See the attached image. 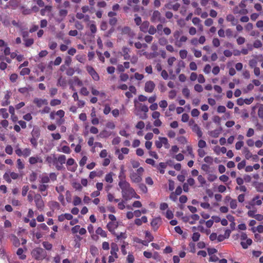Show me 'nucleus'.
Segmentation results:
<instances>
[{
	"mask_svg": "<svg viewBox=\"0 0 263 263\" xmlns=\"http://www.w3.org/2000/svg\"><path fill=\"white\" fill-rule=\"evenodd\" d=\"M242 153L244 154L246 159L249 160L251 158H252V154L250 152V150L247 147H245L243 149Z\"/></svg>",
	"mask_w": 263,
	"mask_h": 263,
	"instance_id": "obj_29",
	"label": "nucleus"
},
{
	"mask_svg": "<svg viewBox=\"0 0 263 263\" xmlns=\"http://www.w3.org/2000/svg\"><path fill=\"white\" fill-rule=\"evenodd\" d=\"M156 168L159 171L161 174H163L165 172L164 169L166 167V164L164 162H160L158 165L156 166Z\"/></svg>",
	"mask_w": 263,
	"mask_h": 263,
	"instance_id": "obj_28",
	"label": "nucleus"
},
{
	"mask_svg": "<svg viewBox=\"0 0 263 263\" xmlns=\"http://www.w3.org/2000/svg\"><path fill=\"white\" fill-rule=\"evenodd\" d=\"M34 201L38 210L42 211L44 207V203L40 194L36 195L34 197Z\"/></svg>",
	"mask_w": 263,
	"mask_h": 263,
	"instance_id": "obj_9",
	"label": "nucleus"
},
{
	"mask_svg": "<svg viewBox=\"0 0 263 263\" xmlns=\"http://www.w3.org/2000/svg\"><path fill=\"white\" fill-rule=\"evenodd\" d=\"M145 237L147 239V242L152 241L154 240V237L153 235L149 232L148 231H146L145 233Z\"/></svg>",
	"mask_w": 263,
	"mask_h": 263,
	"instance_id": "obj_56",
	"label": "nucleus"
},
{
	"mask_svg": "<svg viewBox=\"0 0 263 263\" xmlns=\"http://www.w3.org/2000/svg\"><path fill=\"white\" fill-rule=\"evenodd\" d=\"M82 202L81 199L78 196H74L73 200V204L75 206L80 204Z\"/></svg>",
	"mask_w": 263,
	"mask_h": 263,
	"instance_id": "obj_45",
	"label": "nucleus"
},
{
	"mask_svg": "<svg viewBox=\"0 0 263 263\" xmlns=\"http://www.w3.org/2000/svg\"><path fill=\"white\" fill-rule=\"evenodd\" d=\"M58 85L63 87H65L66 85V80L62 77H60L58 79Z\"/></svg>",
	"mask_w": 263,
	"mask_h": 263,
	"instance_id": "obj_38",
	"label": "nucleus"
},
{
	"mask_svg": "<svg viewBox=\"0 0 263 263\" xmlns=\"http://www.w3.org/2000/svg\"><path fill=\"white\" fill-rule=\"evenodd\" d=\"M28 162L31 165H34L38 163L42 164L43 163V159L41 157L35 155L30 157L29 158Z\"/></svg>",
	"mask_w": 263,
	"mask_h": 263,
	"instance_id": "obj_11",
	"label": "nucleus"
},
{
	"mask_svg": "<svg viewBox=\"0 0 263 263\" xmlns=\"http://www.w3.org/2000/svg\"><path fill=\"white\" fill-rule=\"evenodd\" d=\"M33 102L39 107H41L43 105H47L48 104V101L46 99H42L39 98H35L33 100Z\"/></svg>",
	"mask_w": 263,
	"mask_h": 263,
	"instance_id": "obj_18",
	"label": "nucleus"
},
{
	"mask_svg": "<svg viewBox=\"0 0 263 263\" xmlns=\"http://www.w3.org/2000/svg\"><path fill=\"white\" fill-rule=\"evenodd\" d=\"M43 246L47 250H51L52 248V245L48 241H44L42 243Z\"/></svg>",
	"mask_w": 263,
	"mask_h": 263,
	"instance_id": "obj_39",
	"label": "nucleus"
},
{
	"mask_svg": "<svg viewBox=\"0 0 263 263\" xmlns=\"http://www.w3.org/2000/svg\"><path fill=\"white\" fill-rule=\"evenodd\" d=\"M31 255L35 260H43L47 256V253L43 248L36 247L32 250Z\"/></svg>",
	"mask_w": 263,
	"mask_h": 263,
	"instance_id": "obj_2",
	"label": "nucleus"
},
{
	"mask_svg": "<svg viewBox=\"0 0 263 263\" xmlns=\"http://www.w3.org/2000/svg\"><path fill=\"white\" fill-rule=\"evenodd\" d=\"M230 206L231 209L235 210L237 207V202L236 199H233L230 202Z\"/></svg>",
	"mask_w": 263,
	"mask_h": 263,
	"instance_id": "obj_46",
	"label": "nucleus"
},
{
	"mask_svg": "<svg viewBox=\"0 0 263 263\" xmlns=\"http://www.w3.org/2000/svg\"><path fill=\"white\" fill-rule=\"evenodd\" d=\"M186 148L188 155H190L191 158H194L195 155L193 151L192 147L191 145H187L186 146Z\"/></svg>",
	"mask_w": 263,
	"mask_h": 263,
	"instance_id": "obj_40",
	"label": "nucleus"
},
{
	"mask_svg": "<svg viewBox=\"0 0 263 263\" xmlns=\"http://www.w3.org/2000/svg\"><path fill=\"white\" fill-rule=\"evenodd\" d=\"M252 243V240L251 239H247L246 240V242H244V241H241L240 244L242 246V247L246 249H247L248 246H250Z\"/></svg>",
	"mask_w": 263,
	"mask_h": 263,
	"instance_id": "obj_32",
	"label": "nucleus"
},
{
	"mask_svg": "<svg viewBox=\"0 0 263 263\" xmlns=\"http://www.w3.org/2000/svg\"><path fill=\"white\" fill-rule=\"evenodd\" d=\"M151 21L153 23L157 22L165 23L166 20L164 17L162 16L161 13L158 10H155L151 15Z\"/></svg>",
	"mask_w": 263,
	"mask_h": 263,
	"instance_id": "obj_5",
	"label": "nucleus"
},
{
	"mask_svg": "<svg viewBox=\"0 0 263 263\" xmlns=\"http://www.w3.org/2000/svg\"><path fill=\"white\" fill-rule=\"evenodd\" d=\"M16 162H17L16 166H17V168L19 170H23L24 168L25 165H24V163L22 161L21 159H18L17 160Z\"/></svg>",
	"mask_w": 263,
	"mask_h": 263,
	"instance_id": "obj_41",
	"label": "nucleus"
},
{
	"mask_svg": "<svg viewBox=\"0 0 263 263\" xmlns=\"http://www.w3.org/2000/svg\"><path fill=\"white\" fill-rule=\"evenodd\" d=\"M15 153L18 157L27 158L31 155V150L29 148H25L23 149H22L19 147L18 145H17L15 146Z\"/></svg>",
	"mask_w": 263,
	"mask_h": 263,
	"instance_id": "obj_6",
	"label": "nucleus"
},
{
	"mask_svg": "<svg viewBox=\"0 0 263 263\" xmlns=\"http://www.w3.org/2000/svg\"><path fill=\"white\" fill-rule=\"evenodd\" d=\"M97 234L100 235L102 237H105L107 236L106 232L104 231L101 227H99L96 231Z\"/></svg>",
	"mask_w": 263,
	"mask_h": 263,
	"instance_id": "obj_34",
	"label": "nucleus"
},
{
	"mask_svg": "<svg viewBox=\"0 0 263 263\" xmlns=\"http://www.w3.org/2000/svg\"><path fill=\"white\" fill-rule=\"evenodd\" d=\"M135 106L136 109L144 112V114L143 116H140V118L142 119H145L147 118L146 112L148 111V108L146 105H143L142 104H137L136 101L135 100Z\"/></svg>",
	"mask_w": 263,
	"mask_h": 263,
	"instance_id": "obj_8",
	"label": "nucleus"
},
{
	"mask_svg": "<svg viewBox=\"0 0 263 263\" xmlns=\"http://www.w3.org/2000/svg\"><path fill=\"white\" fill-rule=\"evenodd\" d=\"M187 40V38L186 36L182 35L180 37V39H178L177 41H175L174 44L177 47L180 48L182 47L183 43H185Z\"/></svg>",
	"mask_w": 263,
	"mask_h": 263,
	"instance_id": "obj_15",
	"label": "nucleus"
},
{
	"mask_svg": "<svg viewBox=\"0 0 263 263\" xmlns=\"http://www.w3.org/2000/svg\"><path fill=\"white\" fill-rule=\"evenodd\" d=\"M22 12L24 15L30 14L31 13V10L30 9L26 8V7L23 6L21 7Z\"/></svg>",
	"mask_w": 263,
	"mask_h": 263,
	"instance_id": "obj_42",
	"label": "nucleus"
},
{
	"mask_svg": "<svg viewBox=\"0 0 263 263\" xmlns=\"http://www.w3.org/2000/svg\"><path fill=\"white\" fill-rule=\"evenodd\" d=\"M76 17L79 20L83 19L85 22H88L90 17L88 15H85L83 13L78 12L76 14Z\"/></svg>",
	"mask_w": 263,
	"mask_h": 263,
	"instance_id": "obj_22",
	"label": "nucleus"
},
{
	"mask_svg": "<svg viewBox=\"0 0 263 263\" xmlns=\"http://www.w3.org/2000/svg\"><path fill=\"white\" fill-rule=\"evenodd\" d=\"M61 152L65 153V154H70L71 152V150L69 146L66 145H64L62 147Z\"/></svg>",
	"mask_w": 263,
	"mask_h": 263,
	"instance_id": "obj_52",
	"label": "nucleus"
},
{
	"mask_svg": "<svg viewBox=\"0 0 263 263\" xmlns=\"http://www.w3.org/2000/svg\"><path fill=\"white\" fill-rule=\"evenodd\" d=\"M130 163L133 168H138L139 167H140V163L139 162V161L135 160H131Z\"/></svg>",
	"mask_w": 263,
	"mask_h": 263,
	"instance_id": "obj_59",
	"label": "nucleus"
},
{
	"mask_svg": "<svg viewBox=\"0 0 263 263\" xmlns=\"http://www.w3.org/2000/svg\"><path fill=\"white\" fill-rule=\"evenodd\" d=\"M24 41H25V45L27 47H30L34 43V40L33 39H24Z\"/></svg>",
	"mask_w": 263,
	"mask_h": 263,
	"instance_id": "obj_44",
	"label": "nucleus"
},
{
	"mask_svg": "<svg viewBox=\"0 0 263 263\" xmlns=\"http://www.w3.org/2000/svg\"><path fill=\"white\" fill-rule=\"evenodd\" d=\"M125 170L124 165H122L120 167V173L119 175V179L120 180L119 182H124L126 181V175H125Z\"/></svg>",
	"mask_w": 263,
	"mask_h": 263,
	"instance_id": "obj_17",
	"label": "nucleus"
},
{
	"mask_svg": "<svg viewBox=\"0 0 263 263\" xmlns=\"http://www.w3.org/2000/svg\"><path fill=\"white\" fill-rule=\"evenodd\" d=\"M46 161L50 165L53 163L55 164L57 161V158L55 157V155L48 156L46 158Z\"/></svg>",
	"mask_w": 263,
	"mask_h": 263,
	"instance_id": "obj_24",
	"label": "nucleus"
},
{
	"mask_svg": "<svg viewBox=\"0 0 263 263\" xmlns=\"http://www.w3.org/2000/svg\"><path fill=\"white\" fill-rule=\"evenodd\" d=\"M258 62L261 63V66H263V55L259 54L256 55L250 61V66H256Z\"/></svg>",
	"mask_w": 263,
	"mask_h": 263,
	"instance_id": "obj_10",
	"label": "nucleus"
},
{
	"mask_svg": "<svg viewBox=\"0 0 263 263\" xmlns=\"http://www.w3.org/2000/svg\"><path fill=\"white\" fill-rule=\"evenodd\" d=\"M127 237L126 232H121L119 234H116V240H120L122 242L124 239Z\"/></svg>",
	"mask_w": 263,
	"mask_h": 263,
	"instance_id": "obj_31",
	"label": "nucleus"
},
{
	"mask_svg": "<svg viewBox=\"0 0 263 263\" xmlns=\"http://www.w3.org/2000/svg\"><path fill=\"white\" fill-rule=\"evenodd\" d=\"M119 186L122 190V195L124 200L131 199L132 195L135 194V190L129 183L127 181L119 182Z\"/></svg>",
	"mask_w": 263,
	"mask_h": 263,
	"instance_id": "obj_1",
	"label": "nucleus"
},
{
	"mask_svg": "<svg viewBox=\"0 0 263 263\" xmlns=\"http://www.w3.org/2000/svg\"><path fill=\"white\" fill-rule=\"evenodd\" d=\"M107 228L112 234H115V226L113 222H109L107 224Z\"/></svg>",
	"mask_w": 263,
	"mask_h": 263,
	"instance_id": "obj_33",
	"label": "nucleus"
},
{
	"mask_svg": "<svg viewBox=\"0 0 263 263\" xmlns=\"http://www.w3.org/2000/svg\"><path fill=\"white\" fill-rule=\"evenodd\" d=\"M147 31L150 34L153 35L156 33L157 29L154 26H150Z\"/></svg>",
	"mask_w": 263,
	"mask_h": 263,
	"instance_id": "obj_60",
	"label": "nucleus"
},
{
	"mask_svg": "<svg viewBox=\"0 0 263 263\" xmlns=\"http://www.w3.org/2000/svg\"><path fill=\"white\" fill-rule=\"evenodd\" d=\"M208 174V175L207 179L210 182H213L215 181L217 178V176L214 174L209 173Z\"/></svg>",
	"mask_w": 263,
	"mask_h": 263,
	"instance_id": "obj_43",
	"label": "nucleus"
},
{
	"mask_svg": "<svg viewBox=\"0 0 263 263\" xmlns=\"http://www.w3.org/2000/svg\"><path fill=\"white\" fill-rule=\"evenodd\" d=\"M87 71L91 75L92 79L95 81H98L99 80V76L96 71L93 68V67H87Z\"/></svg>",
	"mask_w": 263,
	"mask_h": 263,
	"instance_id": "obj_16",
	"label": "nucleus"
},
{
	"mask_svg": "<svg viewBox=\"0 0 263 263\" xmlns=\"http://www.w3.org/2000/svg\"><path fill=\"white\" fill-rule=\"evenodd\" d=\"M226 20L228 22H231L232 25L233 26L237 24V21L235 19L234 16L231 14L227 15Z\"/></svg>",
	"mask_w": 263,
	"mask_h": 263,
	"instance_id": "obj_26",
	"label": "nucleus"
},
{
	"mask_svg": "<svg viewBox=\"0 0 263 263\" xmlns=\"http://www.w3.org/2000/svg\"><path fill=\"white\" fill-rule=\"evenodd\" d=\"M30 69L28 68L25 67L21 70L20 74L22 76H25L29 74L30 73Z\"/></svg>",
	"mask_w": 263,
	"mask_h": 263,
	"instance_id": "obj_58",
	"label": "nucleus"
},
{
	"mask_svg": "<svg viewBox=\"0 0 263 263\" xmlns=\"http://www.w3.org/2000/svg\"><path fill=\"white\" fill-rule=\"evenodd\" d=\"M198 182L200 183L201 186H203L206 183L205 178L202 175H198L197 178Z\"/></svg>",
	"mask_w": 263,
	"mask_h": 263,
	"instance_id": "obj_47",
	"label": "nucleus"
},
{
	"mask_svg": "<svg viewBox=\"0 0 263 263\" xmlns=\"http://www.w3.org/2000/svg\"><path fill=\"white\" fill-rule=\"evenodd\" d=\"M129 49L127 47H123L122 48V52L120 53H119L118 54V57H123V58L124 60H127L129 59L130 58V56L128 54L129 52Z\"/></svg>",
	"mask_w": 263,
	"mask_h": 263,
	"instance_id": "obj_13",
	"label": "nucleus"
},
{
	"mask_svg": "<svg viewBox=\"0 0 263 263\" xmlns=\"http://www.w3.org/2000/svg\"><path fill=\"white\" fill-rule=\"evenodd\" d=\"M182 31L181 30H176L173 33V36L175 39V41H177L178 39H180V35L182 33Z\"/></svg>",
	"mask_w": 263,
	"mask_h": 263,
	"instance_id": "obj_57",
	"label": "nucleus"
},
{
	"mask_svg": "<svg viewBox=\"0 0 263 263\" xmlns=\"http://www.w3.org/2000/svg\"><path fill=\"white\" fill-rule=\"evenodd\" d=\"M255 186L257 192L263 193V183H257Z\"/></svg>",
	"mask_w": 263,
	"mask_h": 263,
	"instance_id": "obj_50",
	"label": "nucleus"
},
{
	"mask_svg": "<svg viewBox=\"0 0 263 263\" xmlns=\"http://www.w3.org/2000/svg\"><path fill=\"white\" fill-rule=\"evenodd\" d=\"M159 44L161 46H164L167 44V40L164 37H161L159 39Z\"/></svg>",
	"mask_w": 263,
	"mask_h": 263,
	"instance_id": "obj_53",
	"label": "nucleus"
},
{
	"mask_svg": "<svg viewBox=\"0 0 263 263\" xmlns=\"http://www.w3.org/2000/svg\"><path fill=\"white\" fill-rule=\"evenodd\" d=\"M40 133L38 129H33L31 132V135L32 138L38 139L39 138Z\"/></svg>",
	"mask_w": 263,
	"mask_h": 263,
	"instance_id": "obj_48",
	"label": "nucleus"
},
{
	"mask_svg": "<svg viewBox=\"0 0 263 263\" xmlns=\"http://www.w3.org/2000/svg\"><path fill=\"white\" fill-rule=\"evenodd\" d=\"M198 146L199 147V148L202 149L203 148H204L206 147V143L205 141H204L203 140H200L198 141Z\"/></svg>",
	"mask_w": 263,
	"mask_h": 263,
	"instance_id": "obj_61",
	"label": "nucleus"
},
{
	"mask_svg": "<svg viewBox=\"0 0 263 263\" xmlns=\"http://www.w3.org/2000/svg\"><path fill=\"white\" fill-rule=\"evenodd\" d=\"M161 221L160 218H156L151 222V226L154 231H157L161 224Z\"/></svg>",
	"mask_w": 263,
	"mask_h": 263,
	"instance_id": "obj_12",
	"label": "nucleus"
},
{
	"mask_svg": "<svg viewBox=\"0 0 263 263\" xmlns=\"http://www.w3.org/2000/svg\"><path fill=\"white\" fill-rule=\"evenodd\" d=\"M257 114L259 118H263V104L260 105L259 107Z\"/></svg>",
	"mask_w": 263,
	"mask_h": 263,
	"instance_id": "obj_64",
	"label": "nucleus"
},
{
	"mask_svg": "<svg viewBox=\"0 0 263 263\" xmlns=\"http://www.w3.org/2000/svg\"><path fill=\"white\" fill-rule=\"evenodd\" d=\"M48 187V185L45 184L41 183L39 184L38 189L39 191L42 193V195L44 196L47 195V192H46Z\"/></svg>",
	"mask_w": 263,
	"mask_h": 263,
	"instance_id": "obj_19",
	"label": "nucleus"
},
{
	"mask_svg": "<svg viewBox=\"0 0 263 263\" xmlns=\"http://www.w3.org/2000/svg\"><path fill=\"white\" fill-rule=\"evenodd\" d=\"M149 26V23L148 21H144L141 23L140 26V29L142 32H147Z\"/></svg>",
	"mask_w": 263,
	"mask_h": 263,
	"instance_id": "obj_21",
	"label": "nucleus"
},
{
	"mask_svg": "<svg viewBox=\"0 0 263 263\" xmlns=\"http://www.w3.org/2000/svg\"><path fill=\"white\" fill-rule=\"evenodd\" d=\"M191 128L194 132L196 133L198 137L200 138L202 137V132L199 126L197 124L194 125V126L192 127Z\"/></svg>",
	"mask_w": 263,
	"mask_h": 263,
	"instance_id": "obj_25",
	"label": "nucleus"
},
{
	"mask_svg": "<svg viewBox=\"0 0 263 263\" xmlns=\"http://www.w3.org/2000/svg\"><path fill=\"white\" fill-rule=\"evenodd\" d=\"M155 145L158 148H161L163 145H164V147L166 149L170 147L168 140L165 137H159L158 140L155 141Z\"/></svg>",
	"mask_w": 263,
	"mask_h": 263,
	"instance_id": "obj_7",
	"label": "nucleus"
},
{
	"mask_svg": "<svg viewBox=\"0 0 263 263\" xmlns=\"http://www.w3.org/2000/svg\"><path fill=\"white\" fill-rule=\"evenodd\" d=\"M144 172L142 167H139L136 171H131L130 173V178L133 182L139 183L142 180V176Z\"/></svg>",
	"mask_w": 263,
	"mask_h": 263,
	"instance_id": "obj_3",
	"label": "nucleus"
},
{
	"mask_svg": "<svg viewBox=\"0 0 263 263\" xmlns=\"http://www.w3.org/2000/svg\"><path fill=\"white\" fill-rule=\"evenodd\" d=\"M187 54V50L184 49V50H181L179 51V55L180 58L182 59H184L186 58Z\"/></svg>",
	"mask_w": 263,
	"mask_h": 263,
	"instance_id": "obj_55",
	"label": "nucleus"
},
{
	"mask_svg": "<svg viewBox=\"0 0 263 263\" xmlns=\"http://www.w3.org/2000/svg\"><path fill=\"white\" fill-rule=\"evenodd\" d=\"M49 205L50 209H52V211L59 210L60 209V205L57 201H51L49 202Z\"/></svg>",
	"mask_w": 263,
	"mask_h": 263,
	"instance_id": "obj_27",
	"label": "nucleus"
},
{
	"mask_svg": "<svg viewBox=\"0 0 263 263\" xmlns=\"http://www.w3.org/2000/svg\"><path fill=\"white\" fill-rule=\"evenodd\" d=\"M262 204V201L261 200L259 199V196H256L254 197L251 202H250V204L252 206H254L255 205H260Z\"/></svg>",
	"mask_w": 263,
	"mask_h": 263,
	"instance_id": "obj_23",
	"label": "nucleus"
},
{
	"mask_svg": "<svg viewBox=\"0 0 263 263\" xmlns=\"http://www.w3.org/2000/svg\"><path fill=\"white\" fill-rule=\"evenodd\" d=\"M40 182L42 184H46L50 181L54 182L57 180V174L55 173H50L48 175L43 173L40 176Z\"/></svg>",
	"mask_w": 263,
	"mask_h": 263,
	"instance_id": "obj_4",
	"label": "nucleus"
},
{
	"mask_svg": "<svg viewBox=\"0 0 263 263\" xmlns=\"http://www.w3.org/2000/svg\"><path fill=\"white\" fill-rule=\"evenodd\" d=\"M11 241L15 247H18L20 245L19 239L14 234H11L9 236Z\"/></svg>",
	"mask_w": 263,
	"mask_h": 263,
	"instance_id": "obj_20",
	"label": "nucleus"
},
{
	"mask_svg": "<svg viewBox=\"0 0 263 263\" xmlns=\"http://www.w3.org/2000/svg\"><path fill=\"white\" fill-rule=\"evenodd\" d=\"M109 23L111 26V28L108 31V35L111 34L114 31V27L115 26V18H110L109 21Z\"/></svg>",
	"mask_w": 263,
	"mask_h": 263,
	"instance_id": "obj_36",
	"label": "nucleus"
},
{
	"mask_svg": "<svg viewBox=\"0 0 263 263\" xmlns=\"http://www.w3.org/2000/svg\"><path fill=\"white\" fill-rule=\"evenodd\" d=\"M0 115L2 117L5 119L9 117V114L7 112L6 108H1L0 109Z\"/></svg>",
	"mask_w": 263,
	"mask_h": 263,
	"instance_id": "obj_35",
	"label": "nucleus"
},
{
	"mask_svg": "<svg viewBox=\"0 0 263 263\" xmlns=\"http://www.w3.org/2000/svg\"><path fill=\"white\" fill-rule=\"evenodd\" d=\"M5 152L8 155H11L13 153L12 147L10 145H8L6 146Z\"/></svg>",
	"mask_w": 263,
	"mask_h": 263,
	"instance_id": "obj_63",
	"label": "nucleus"
},
{
	"mask_svg": "<svg viewBox=\"0 0 263 263\" xmlns=\"http://www.w3.org/2000/svg\"><path fill=\"white\" fill-rule=\"evenodd\" d=\"M61 103V101L59 99H53L50 101V105L52 106H55L60 105Z\"/></svg>",
	"mask_w": 263,
	"mask_h": 263,
	"instance_id": "obj_54",
	"label": "nucleus"
},
{
	"mask_svg": "<svg viewBox=\"0 0 263 263\" xmlns=\"http://www.w3.org/2000/svg\"><path fill=\"white\" fill-rule=\"evenodd\" d=\"M134 241L137 243H142V245H143L145 246H148V242L145 241V240H142L139 238H135Z\"/></svg>",
	"mask_w": 263,
	"mask_h": 263,
	"instance_id": "obj_49",
	"label": "nucleus"
},
{
	"mask_svg": "<svg viewBox=\"0 0 263 263\" xmlns=\"http://www.w3.org/2000/svg\"><path fill=\"white\" fill-rule=\"evenodd\" d=\"M66 156L64 155H61L58 157V158L57 159V161L58 162L62 165L63 164H64L66 162Z\"/></svg>",
	"mask_w": 263,
	"mask_h": 263,
	"instance_id": "obj_37",
	"label": "nucleus"
},
{
	"mask_svg": "<svg viewBox=\"0 0 263 263\" xmlns=\"http://www.w3.org/2000/svg\"><path fill=\"white\" fill-rule=\"evenodd\" d=\"M155 87V84L154 83L153 81H149L145 83L144 90L146 92L150 93L153 92Z\"/></svg>",
	"mask_w": 263,
	"mask_h": 263,
	"instance_id": "obj_14",
	"label": "nucleus"
},
{
	"mask_svg": "<svg viewBox=\"0 0 263 263\" xmlns=\"http://www.w3.org/2000/svg\"><path fill=\"white\" fill-rule=\"evenodd\" d=\"M262 44L259 40H255L253 43V47L255 48H258L262 46Z\"/></svg>",
	"mask_w": 263,
	"mask_h": 263,
	"instance_id": "obj_62",
	"label": "nucleus"
},
{
	"mask_svg": "<svg viewBox=\"0 0 263 263\" xmlns=\"http://www.w3.org/2000/svg\"><path fill=\"white\" fill-rule=\"evenodd\" d=\"M23 253L24 250L22 248H18L16 251V254L20 259L24 260L26 258V255Z\"/></svg>",
	"mask_w": 263,
	"mask_h": 263,
	"instance_id": "obj_30",
	"label": "nucleus"
},
{
	"mask_svg": "<svg viewBox=\"0 0 263 263\" xmlns=\"http://www.w3.org/2000/svg\"><path fill=\"white\" fill-rule=\"evenodd\" d=\"M204 161L209 164H212L213 163V158L211 156H208L204 157Z\"/></svg>",
	"mask_w": 263,
	"mask_h": 263,
	"instance_id": "obj_51",
	"label": "nucleus"
}]
</instances>
